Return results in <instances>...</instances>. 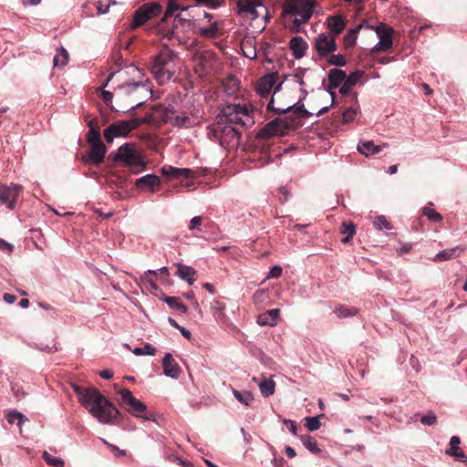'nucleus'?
<instances>
[{
    "instance_id": "f3484780",
    "label": "nucleus",
    "mask_w": 467,
    "mask_h": 467,
    "mask_svg": "<svg viewBox=\"0 0 467 467\" xmlns=\"http://www.w3.org/2000/svg\"><path fill=\"white\" fill-rule=\"evenodd\" d=\"M179 1L180 0H170L169 1L160 26H161V25L163 23H165L169 17H171L175 11H177V10L185 11L191 7L190 5H185L182 3H180ZM195 1L198 3L203 4V5H206L213 6V7H216V6L220 5L219 0H195Z\"/></svg>"
},
{
    "instance_id": "680f3d73",
    "label": "nucleus",
    "mask_w": 467,
    "mask_h": 467,
    "mask_svg": "<svg viewBox=\"0 0 467 467\" xmlns=\"http://www.w3.org/2000/svg\"><path fill=\"white\" fill-rule=\"evenodd\" d=\"M279 193L283 195V197H280L281 202H285L288 200L289 192L285 187L279 188Z\"/></svg>"
},
{
    "instance_id": "2eb2a0df",
    "label": "nucleus",
    "mask_w": 467,
    "mask_h": 467,
    "mask_svg": "<svg viewBox=\"0 0 467 467\" xmlns=\"http://www.w3.org/2000/svg\"><path fill=\"white\" fill-rule=\"evenodd\" d=\"M171 107H165L161 104L155 105L151 108L144 118L140 119L141 123L161 126L167 123Z\"/></svg>"
},
{
    "instance_id": "09e8293b",
    "label": "nucleus",
    "mask_w": 467,
    "mask_h": 467,
    "mask_svg": "<svg viewBox=\"0 0 467 467\" xmlns=\"http://www.w3.org/2000/svg\"><path fill=\"white\" fill-rule=\"evenodd\" d=\"M150 275H157V273L156 271L149 270L140 277V281L143 282L145 285H148L150 289L157 290L158 286L154 283V281L149 277Z\"/></svg>"
},
{
    "instance_id": "b1692460",
    "label": "nucleus",
    "mask_w": 467,
    "mask_h": 467,
    "mask_svg": "<svg viewBox=\"0 0 467 467\" xmlns=\"http://www.w3.org/2000/svg\"><path fill=\"white\" fill-rule=\"evenodd\" d=\"M176 266L177 271L175 275H178L180 278L187 281V283L192 285L195 281V269L182 264H177Z\"/></svg>"
},
{
    "instance_id": "39448f33",
    "label": "nucleus",
    "mask_w": 467,
    "mask_h": 467,
    "mask_svg": "<svg viewBox=\"0 0 467 467\" xmlns=\"http://www.w3.org/2000/svg\"><path fill=\"white\" fill-rule=\"evenodd\" d=\"M208 136L211 140L217 141L224 148L236 147L239 145L241 132L228 123H224L223 117L209 128Z\"/></svg>"
},
{
    "instance_id": "5fc2aeb1",
    "label": "nucleus",
    "mask_w": 467,
    "mask_h": 467,
    "mask_svg": "<svg viewBox=\"0 0 467 467\" xmlns=\"http://www.w3.org/2000/svg\"><path fill=\"white\" fill-rule=\"evenodd\" d=\"M282 272H283V269L281 266H279V265L273 266L270 269L266 277L267 278H278L281 276Z\"/></svg>"
},
{
    "instance_id": "603ef678",
    "label": "nucleus",
    "mask_w": 467,
    "mask_h": 467,
    "mask_svg": "<svg viewBox=\"0 0 467 467\" xmlns=\"http://www.w3.org/2000/svg\"><path fill=\"white\" fill-rule=\"evenodd\" d=\"M357 113H358L357 110L355 109H353V108H349V109H346L342 113L343 122L344 123H348V122L353 121V119L357 116Z\"/></svg>"
},
{
    "instance_id": "a19ab883",
    "label": "nucleus",
    "mask_w": 467,
    "mask_h": 467,
    "mask_svg": "<svg viewBox=\"0 0 467 467\" xmlns=\"http://www.w3.org/2000/svg\"><path fill=\"white\" fill-rule=\"evenodd\" d=\"M42 456L45 462L50 466L63 467L65 465V462L63 459L54 457L51 454H49L47 451H43Z\"/></svg>"
},
{
    "instance_id": "423d86ee",
    "label": "nucleus",
    "mask_w": 467,
    "mask_h": 467,
    "mask_svg": "<svg viewBox=\"0 0 467 467\" xmlns=\"http://www.w3.org/2000/svg\"><path fill=\"white\" fill-rule=\"evenodd\" d=\"M254 110L247 105L229 104L225 106L219 117H223V122L229 125L235 124L252 126L254 124Z\"/></svg>"
},
{
    "instance_id": "412c9836",
    "label": "nucleus",
    "mask_w": 467,
    "mask_h": 467,
    "mask_svg": "<svg viewBox=\"0 0 467 467\" xmlns=\"http://www.w3.org/2000/svg\"><path fill=\"white\" fill-rule=\"evenodd\" d=\"M347 75L346 72L342 69L332 68L328 71L327 78H328V89H334L338 88L342 82L345 80Z\"/></svg>"
},
{
    "instance_id": "37998d69",
    "label": "nucleus",
    "mask_w": 467,
    "mask_h": 467,
    "mask_svg": "<svg viewBox=\"0 0 467 467\" xmlns=\"http://www.w3.org/2000/svg\"><path fill=\"white\" fill-rule=\"evenodd\" d=\"M218 30H219L218 25L216 22H214L213 24H212V26L210 27L201 28L200 34H201V36H202L204 37L213 38L217 36Z\"/></svg>"
},
{
    "instance_id": "bf43d9fd",
    "label": "nucleus",
    "mask_w": 467,
    "mask_h": 467,
    "mask_svg": "<svg viewBox=\"0 0 467 467\" xmlns=\"http://www.w3.org/2000/svg\"><path fill=\"white\" fill-rule=\"evenodd\" d=\"M173 171H175V167L171 166H164L161 169L162 174L171 179L173 178Z\"/></svg>"
},
{
    "instance_id": "bb28decb",
    "label": "nucleus",
    "mask_w": 467,
    "mask_h": 467,
    "mask_svg": "<svg viewBox=\"0 0 467 467\" xmlns=\"http://www.w3.org/2000/svg\"><path fill=\"white\" fill-rule=\"evenodd\" d=\"M361 76V73L357 71L349 74L348 77H346L345 80L342 82V86L340 87L339 92L343 96H347L350 94V88L355 86L359 78Z\"/></svg>"
},
{
    "instance_id": "f8f14e48",
    "label": "nucleus",
    "mask_w": 467,
    "mask_h": 467,
    "mask_svg": "<svg viewBox=\"0 0 467 467\" xmlns=\"http://www.w3.org/2000/svg\"><path fill=\"white\" fill-rule=\"evenodd\" d=\"M314 3L312 0H296L289 6V13L293 16H300L296 18L294 23L296 25L306 23L312 16Z\"/></svg>"
},
{
    "instance_id": "c85d7f7f",
    "label": "nucleus",
    "mask_w": 467,
    "mask_h": 467,
    "mask_svg": "<svg viewBox=\"0 0 467 467\" xmlns=\"http://www.w3.org/2000/svg\"><path fill=\"white\" fill-rule=\"evenodd\" d=\"M262 5V2L254 0H238L237 7L240 14H255L256 6Z\"/></svg>"
},
{
    "instance_id": "473e14b6",
    "label": "nucleus",
    "mask_w": 467,
    "mask_h": 467,
    "mask_svg": "<svg viewBox=\"0 0 467 467\" xmlns=\"http://www.w3.org/2000/svg\"><path fill=\"white\" fill-rule=\"evenodd\" d=\"M356 233V226L352 223L348 222H343L340 227V234H346L347 236L344 237L341 241L344 244H347L350 241V239L353 237V235Z\"/></svg>"
},
{
    "instance_id": "13d9d810",
    "label": "nucleus",
    "mask_w": 467,
    "mask_h": 467,
    "mask_svg": "<svg viewBox=\"0 0 467 467\" xmlns=\"http://www.w3.org/2000/svg\"><path fill=\"white\" fill-rule=\"evenodd\" d=\"M224 307H225L224 305L219 301H215L212 306V309L214 312H217L218 316L223 315V310L224 309ZM217 318H219V317H217Z\"/></svg>"
},
{
    "instance_id": "aec40b11",
    "label": "nucleus",
    "mask_w": 467,
    "mask_h": 467,
    "mask_svg": "<svg viewBox=\"0 0 467 467\" xmlns=\"http://www.w3.org/2000/svg\"><path fill=\"white\" fill-rule=\"evenodd\" d=\"M90 146V152H89V160L92 163L98 165L103 162L107 148L104 145V143L101 141L91 143Z\"/></svg>"
},
{
    "instance_id": "393cba45",
    "label": "nucleus",
    "mask_w": 467,
    "mask_h": 467,
    "mask_svg": "<svg viewBox=\"0 0 467 467\" xmlns=\"http://www.w3.org/2000/svg\"><path fill=\"white\" fill-rule=\"evenodd\" d=\"M385 146H388V144L384 143L380 146L375 145L373 141H361L358 145V150L366 157H368L379 153L381 150V148Z\"/></svg>"
},
{
    "instance_id": "1a4fd4ad",
    "label": "nucleus",
    "mask_w": 467,
    "mask_h": 467,
    "mask_svg": "<svg viewBox=\"0 0 467 467\" xmlns=\"http://www.w3.org/2000/svg\"><path fill=\"white\" fill-rule=\"evenodd\" d=\"M122 403L128 406V411L135 417L143 418L147 420L156 421L155 413L145 414L142 413L146 411L147 406L145 403L136 399L131 391L128 389H123L119 391Z\"/></svg>"
},
{
    "instance_id": "e2e57ef3",
    "label": "nucleus",
    "mask_w": 467,
    "mask_h": 467,
    "mask_svg": "<svg viewBox=\"0 0 467 467\" xmlns=\"http://www.w3.org/2000/svg\"><path fill=\"white\" fill-rule=\"evenodd\" d=\"M4 300L8 304H13L16 300V296L15 295L5 293L3 296Z\"/></svg>"
},
{
    "instance_id": "9b49d317",
    "label": "nucleus",
    "mask_w": 467,
    "mask_h": 467,
    "mask_svg": "<svg viewBox=\"0 0 467 467\" xmlns=\"http://www.w3.org/2000/svg\"><path fill=\"white\" fill-rule=\"evenodd\" d=\"M161 5L156 2L142 5L138 10H136L130 27L131 29H135L141 26L148 20L158 16L161 12Z\"/></svg>"
},
{
    "instance_id": "0eeeda50",
    "label": "nucleus",
    "mask_w": 467,
    "mask_h": 467,
    "mask_svg": "<svg viewBox=\"0 0 467 467\" xmlns=\"http://www.w3.org/2000/svg\"><path fill=\"white\" fill-rule=\"evenodd\" d=\"M109 159L115 162H122L134 173H139L145 167V162L135 150V145L131 143H125L120 146L116 152H111L109 155Z\"/></svg>"
},
{
    "instance_id": "f704fd0d",
    "label": "nucleus",
    "mask_w": 467,
    "mask_h": 467,
    "mask_svg": "<svg viewBox=\"0 0 467 467\" xmlns=\"http://www.w3.org/2000/svg\"><path fill=\"white\" fill-rule=\"evenodd\" d=\"M5 419L9 424L15 423L17 420V426L21 427L23 423L28 421V419L22 413L16 410H10L5 413Z\"/></svg>"
},
{
    "instance_id": "20e7f679",
    "label": "nucleus",
    "mask_w": 467,
    "mask_h": 467,
    "mask_svg": "<svg viewBox=\"0 0 467 467\" xmlns=\"http://www.w3.org/2000/svg\"><path fill=\"white\" fill-rule=\"evenodd\" d=\"M176 54L167 46L154 57L150 71L160 84L169 81L175 74Z\"/></svg>"
},
{
    "instance_id": "4be33fe9",
    "label": "nucleus",
    "mask_w": 467,
    "mask_h": 467,
    "mask_svg": "<svg viewBox=\"0 0 467 467\" xmlns=\"http://www.w3.org/2000/svg\"><path fill=\"white\" fill-rule=\"evenodd\" d=\"M290 49L296 58L304 57L307 48V43L301 36H294L289 42Z\"/></svg>"
},
{
    "instance_id": "6ab92c4d",
    "label": "nucleus",
    "mask_w": 467,
    "mask_h": 467,
    "mask_svg": "<svg viewBox=\"0 0 467 467\" xmlns=\"http://www.w3.org/2000/svg\"><path fill=\"white\" fill-rule=\"evenodd\" d=\"M163 372L166 376L172 379H178L181 368L179 364L174 360L171 354L167 353L162 359Z\"/></svg>"
},
{
    "instance_id": "4c0bfd02",
    "label": "nucleus",
    "mask_w": 467,
    "mask_h": 467,
    "mask_svg": "<svg viewBox=\"0 0 467 467\" xmlns=\"http://www.w3.org/2000/svg\"><path fill=\"white\" fill-rule=\"evenodd\" d=\"M164 301L171 306L182 313L187 312V307L182 303L181 299L176 296H166Z\"/></svg>"
},
{
    "instance_id": "dca6fc26",
    "label": "nucleus",
    "mask_w": 467,
    "mask_h": 467,
    "mask_svg": "<svg viewBox=\"0 0 467 467\" xmlns=\"http://www.w3.org/2000/svg\"><path fill=\"white\" fill-rule=\"evenodd\" d=\"M315 48L321 57H325L328 54L333 53L337 48L335 36L326 34L318 35L315 41Z\"/></svg>"
},
{
    "instance_id": "ddd939ff",
    "label": "nucleus",
    "mask_w": 467,
    "mask_h": 467,
    "mask_svg": "<svg viewBox=\"0 0 467 467\" xmlns=\"http://www.w3.org/2000/svg\"><path fill=\"white\" fill-rule=\"evenodd\" d=\"M279 79V76L277 73H271L267 74L261 78L258 79L255 85V90L258 95H260L262 98H267L271 92L272 89H274V94H275L282 85V83H279L275 86Z\"/></svg>"
},
{
    "instance_id": "6e6d98bb",
    "label": "nucleus",
    "mask_w": 467,
    "mask_h": 467,
    "mask_svg": "<svg viewBox=\"0 0 467 467\" xmlns=\"http://www.w3.org/2000/svg\"><path fill=\"white\" fill-rule=\"evenodd\" d=\"M202 223V216H195L193 217L189 223V229L190 230H195L199 229Z\"/></svg>"
},
{
    "instance_id": "79ce46f5",
    "label": "nucleus",
    "mask_w": 467,
    "mask_h": 467,
    "mask_svg": "<svg viewBox=\"0 0 467 467\" xmlns=\"http://www.w3.org/2000/svg\"><path fill=\"white\" fill-rule=\"evenodd\" d=\"M421 213L432 222H441L442 220L441 213L429 207H424Z\"/></svg>"
},
{
    "instance_id": "4468645a",
    "label": "nucleus",
    "mask_w": 467,
    "mask_h": 467,
    "mask_svg": "<svg viewBox=\"0 0 467 467\" xmlns=\"http://www.w3.org/2000/svg\"><path fill=\"white\" fill-rule=\"evenodd\" d=\"M22 192V186L11 183L10 185H0V203L5 205L9 210H14L17 199Z\"/></svg>"
},
{
    "instance_id": "f257e3e1",
    "label": "nucleus",
    "mask_w": 467,
    "mask_h": 467,
    "mask_svg": "<svg viewBox=\"0 0 467 467\" xmlns=\"http://www.w3.org/2000/svg\"><path fill=\"white\" fill-rule=\"evenodd\" d=\"M267 109L273 110L275 113H288L292 110L293 113L291 115L275 119L259 131L257 139L259 140V143L262 144V152L265 155L268 153V150L271 145L269 140L272 137L284 136L290 130H296L297 127L301 125V119L307 118L310 115L303 104L300 106L295 104L287 107L286 109L275 108L273 98L267 104Z\"/></svg>"
},
{
    "instance_id": "3c124183",
    "label": "nucleus",
    "mask_w": 467,
    "mask_h": 467,
    "mask_svg": "<svg viewBox=\"0 0 467 467\" xmlns=\"http://www.w3.org/2000/svg\"><path fill=\"white\" fill-rule=\"evenodd\" d=\"M420 422L423 425L432 426V425L436 424L437 417L433 412L430 411L427 415L421 417Z\"/></svg>"
},
{
    "instance_id": "7ed1b4c3",
    "label": "nucleus",
    "mask_w": 467,
    "mask_h": 467,
    "mask_svg": "<svg viewBox=\"0 0 467 467\" xmlns=\"http://www.w3.org/2000/svg\"><path fill=\"white\" fill-rule=\"evenodd\" d=\"M150 96L151 88L147 81L139 80L119 85L115 88V100L119 108L116 110L140 108Z\"/></svg>"
},
{
    "instance_id": "f03ea898",
    "label": "nucleus",
    "mask_w": 467,
    "mask_h": 467,
    "mask_svg": "<svg viewBox=\"0 0 467 467\" xmlns=\"http://www.w3.org/2000/svg\"><path fill=\"white\" fill-rule=\"evenodd\" d=\"M72 388L81 405L99 422L110 423L120 415L119 410L96 388H85L78 384H72Z\"/></svg>"
},
{
    "instance_id": "a878e982",
    "label": "nucleus",
    "mask_w": 467,
    "mask_h": 467,
    "mask_svg": "<svg viewBox=\"0 0 467 467\" xmlns=\"http://www.w3.org/2000/svg\"><path fill=\"white\" fill-rule=\"evenodd\" d=\"M280 310L271 309L269 311H266L264 314H261L258 317V324L260 326H275L277 322L278 317H279Z\"/></svg>"
},
{
    "instance_id": "a211bd4d",
    "label": "nucleus",
    "mask_w": 467,
    "mask_h": 467,
    "mask_svg": "<svg viewBox=\"0 0 467 467\" xmlns=\"http://www.w3.org/2000/svg\"><path fill=\"white\" fill-rule=\"evenodd\" d=\"M169 119L167 123L172 125L177 128H190L194 125V120L185 112H180L174 109L173 107L171 108Z\"/></svg>"
},
{
    "instance_id": "de8ad7c7",
    "label": "nucleus",
    "mask_w": 467,
    "mask_h": 467,
    "mask_svg": "<svg viewBox=\"0 0 467 467\" xmlns=\"http://www.w3.org/2000/svg\"><path fill=\"white\" fill-rule=\"evenodd\" d=\"M374 225L379 229V230H383V229H386V230H390L392 227H391V224L389 222H388V220L386 219L385 216L381 215V216H378L374 222H373Z\"/></svg>"
},
{
    "instance_id": "2f4dec72",
    "label": "nucleus",
    "mask_w": 467,
    "mask_h": 467,
    "mask_svg": "<svg viewBox=\"0 0 467 467\" xmlns=\"http://www.w3.org/2000/svg\"><path fill=\"white\" fill-rule=\"evenodd\" d=\"M258 386L264 397H269L275 393V383L272 379H265L258 382Z\"/></svg>"
},
{
    "instance_id": "58836bf2",
    "label": "nucleus",
    "mask_w": 467,
    "mask_h": 467,
    "mask_svg": "<svg viewBox=\"0 0 467 467\" xmlns=\"http://www.w3.org/2000/svg\"><path fill=\"white\" fill-rule=\"evenodd\" d=\"M172 179H192L195 177V171L188 168H175Z\"/></svg>"
},
{
    "instance_id": "69168bd1",
    "label": "nucleus",
    "mask_w": 467,
    "mask_h": 467,
    "mask_svg": "<svg viewBox=\"0 0 467 467\" xmlns=\"http://www.w3.org/2000/svg\"><path fill=\"white\" fill-rule=\"evenodd\" d=\"M0 248L3 250H7L8 252H12L14 246L11 244L5 242V240L0 239Z\"/></svg>"
},
{
    "instance_id": "a18cd8bd",
    "label": "nucleus",
    "mask_w": 467,
    "mask_h": 467,
    "mask_svg": "<svg viewBox=\"0 0 467 467\" xmlns=\"http://www.w3.org/2000/svg\"><path fill=\"white\" fill-rule=\"evenodd\" d=\"M447 454L453 456L456 460L463 462L466 461L467 455L462 451V450L458 446L451 447L450 450L446 451Z\"/></svg>"
},
{
    "instance_id": "338daca9",
    "label": "nucleus",
    "mask_w": 467,
    "mask_h": 467,
    "mask_svg": "<svg viewBox=\"0 0 467 467\" xmlns=\"http://www.w3.org/2000/svg\"><path fill=\"white\" fill-rule=\"evenodd\" d=\"M99 376L102 379H109L113 377V373L109 369H103V370L99 371Z\"/></svg>"
},
{
    "instance_id": "5701e85b",
    "label": "nucleus",
    "mask_w": 467,
    "mask_h": 467,
    "mask_svg": "<svg viewBox=\"0 0 467 467\" xmlns=\"http://www.w3.org/2000/svg\"><path fill=\"white\" fill-rule=\"evenodd\" d=\"M161 181L158 176L153 174H147L136 182V186L141 190H151L153 191L155 187L159 186Z\"/></svg>"
},
{
    "instance_id": "e433bc0d",
    "label": "nucleus",
    "mask_w": 467,
    "mask_h": 467,
    "mask_svg": "<svg viewBox=\"0 0 467 467\" xmlns=\"http://www.w3.org/2000/svg\"><path fill=\"white\" fill-rule=\"evenodd\" d=\"M68 61V53L67 51L61 47L59 50H57V53L54 57L53 63L55 67H63L65 66Z\"/></svg>"
},
{
    "instance_id": "ea45409f",
    "label": "nucleus",
    "mask_w": 467,
    "mask_h": 467,
    "mask_svg": "<svg viewBox=\"0 0 467 467\" xmlns=\"http://www.w3.org/2000/svg\"><path fill=\"white\" fill-rule=\"evenodd\" d=\"M325 417L324 414H320L318 416H316V417H306L305 418V421H306V427L308 429V431H317L320 428L321 426V422H320V418H323Z\"/></svg>"
},
{
    "instance_id": "052dcab7",
    "label": "nucleus",
    "mask_w": 467,
    "mask_h": 467,
    "mask_svg": "<svg viewBox=\"0 0 467 467\" xmlns=\"http://www.w3.org/2000/svg\"><path fill=\"white\" fill-rule=\"evenodd\" d=\"M88 126L89 130H93V129H94L95 130H100V128L99 125V120L97 119H89L88 121Z\"/></svg>"
},
{
    "instance_id": "4d7b16f0",
    "label": "nucleus",
    "mask_w": 467,
    "mask_h": 467,
    "mask_svg": "<svg viewBox=\"0 0 467 467\" xmlns=\"http://www.w3.org/2000/svg\"><path fill=\"white\" fill-rule=\"evenodd\" d=\"M113 98H115V91L113 93L107 90L102 92V99L107 105H110Z\"/></svg>"
},
{
    "instance_id": "c9c22d12",
    "label": "nucleus",
    "mask_w": 467,
    "mask_h": 467,
    "mask_svg": "<svg viewBox=\"0 0 467 467\" xmlns=\"http://www.w3.org/2000/svg\"><path fill=\"white\" fill-rule=\"evenodd\" d=\"M233 394L239 402L245 406H250L251 402L254 400V397L250 391L241 392L237 389H233Z\"/></svg>"
},
{
    "instance_id": "864d4df0",
    "label": "nucleus",
    "mask_w": 467,
    "mask_h": 467,
    "mask_svg": "<svg viewBox=\"0 0 467 467\" xmlns=\"http://www.w3.org/2000/svg\"><path fill=\"white\" fill-rule=\"evenodd\" d=\"M168 320H169V323H170L172 327H176L177 329H179V330H180V332L182 333V335L184 337H186L187 339H190V338H191V332H190L188 329H186V328H185V327H181V326H180V325H179V324H178V323H177L173 318H171V317H169V319H168Z\"/></svg>"
},
{
    "instance_id": "9d476101",
    "label": "nucleus",
    "mask_w": 467,
    "mask_h": 467,
    "mask_svg": "<svg viewBox=\"0 0 467 467\" xmlns=\"http://www.w3.org/2000/svg\"><path fill=\"white\" fill-rule=\"evenodd\" d=\"M375 32L379 37L378 44L371 49V54L388 52L393 47L394 29L384 23L375 26Z\"/></svg>"
},
{
    "instance_id": "8fccbe9b",
    "label": "nucleus",
    "mask_w": 467,
    "mask_h": 467,
    "mask_svg": "<svg viewBox=\"0 0 467 467\" xmlns=\"http://www.w3.org/2000/svg\"><path fill=\"white\" fill-rule=\"evenodd\" d=\"M87 140L88 144L101 141L100 130H89L87 134Z\"/></svg>"
},
{
    "instance_id": "72a5a7b5",
    "label": "nucleus",
    "mask_w": 467,
    "mask_h": 467,
    "mask_svg": "<svg viewBox=\"0 0 467 467\" xmlns=\"http://www.w3.org/2000/svg\"><path fill=\"white\" fill-rule=\"evenodd\" d=\"M334 312L337 313L338 318H346L357 315L358 310L356 307L340 305L335 308Z\"/></svg>"
},
{
    "instance_id": "c03bdc74",
    "label": "nucleus",
    "mask_w": 467,
    "mask_h": 467,
    "mask_svg": "<svg viewBox=\"0 0 467 467\" xmlns=\"http://www.w3.org/2000/svg\"><path fill=\"white\" fill-rule=\"evenodd\" d=\"M157 352L156 348L150 344H146L143 348H136L133 349V353L137 356L150 355L154 356Z\"/></svg>"
},
{
    "instance_id": "7c9ffc66",
    "label": "nucleus",
    "mask_w": 467,
    "mask_h": 467,
    "mask_svg": "<svg viewBox=\"0 0 467 467\" xmlns=\"http://www.w3.org/2000/svg\"><path fill=\"white\" fill-rule=\"evenodd\" d=\"M300 440L303 445L312 453L319 454L321 450L318 448L317 441L310 435H301Z\"/></svg>"
},
{
    "instance_id": "49530a36",
    "label": "nucleus",
    "mask_w": 467,
    "mask_h": 467,
    "mask_svg": "<svg viewBox=\"0 0 467 467\" xmlns=\"http://www.w3.org/2000/svg\"><path fill=\"white\" fill-rule=\"evenodd\" d=\"M328 63L330 65L337 66V67H344L347 65V59L345 56L341 54H332L328 58Z\"/></svg>"
},
{
    "instance_id": "774afa93",
    "label": "nucleus",
    "mask_w": 467,
    "mask_h": 467,
    "mask_svg": "<svg viewBox=\"0 0 467 467\" xmlns=\"http://www.w3.org/2000/svg\"><path fill=\"white\" fill-rule=\"evenodd\" d=\"M273 464L275 465V467H283L284 466V462H285V460L284 458L280 457V458H276L275 457L272 461Z\"/></svg>"
},
{
    "instance_id": "6e6552de",
    "label": "nucleus",
    "mask_w": 467,
    "mask_h": 467,
    "mask_svg": "<svg viewBox=\"0 0 467 467\" xmlns=\"http://www.w3.org/2000/svg\"><path fill=\"white\" fill-rule=\"evenodd\" d=\"M140 124L141 120L139 118L130 120L114 121L104 130V138L109 143L115 137L129 135L130 131L136 130Z\"/></svg>"
},
{
    "instance_id": "cd10ccee",
    "label": "nucleus",
    "mask_w": 467,
    "mask_h": 467,
    "mask_svg": "<svg viewBox=\"0 0 467 467\" xmlns=\"http://www.w3.org/2000/svg\"><path fill=\"white\" fill-rule=\"evenodd\" d=\"M465 250L464 246H455L450 249H444L436 254L434 261H447L454 257H458L462 252Z\"/></svg>"
},
{
    "instance_id": "c756f323",
    "label": "nucleus",
    "mask_w": 467,
    "mask_h": 467,
    "mask_svg": "<svg viewBox=\"0 0 467 467\" xmlns=\"http://www.w3.org/2000/svg\"><path fill=\"white\" fill-rule=\"evenodd\" d=\"M327 26L336 37L344 30L346 23L341 16H335L327 19Z\"/></svg>"
},
{
    "instance_id": "0e129e2a",
    "label": "nucleus",
    "mask_w": 467,
    "mask_h": 467,
    "mask_svg": "<svg viewBox=\"0 0 467 467\" xmlns=\"http://www.w3.org/2000/svg\"><path fill=\"white\" fill-rule=\"evenodd\" d=\"M285 424L289 425V426H288V429H289V431H290L294 435H296V434L297 427H296V422H295V421L290 420H285Z\"/></svg>"
}]
</instances>
